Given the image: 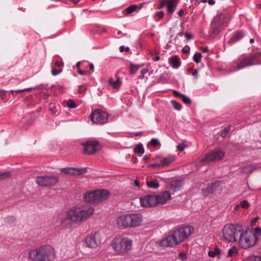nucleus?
Listing matches in <instances>:
<instances>
[{"label":"nucleus","instance_id":"f257e3e1","mask_svg":"<svg viewBox=\"0 0 261 261\" xmlns=\"http://www.w3.org/2000/svg\"><path fill=\"white\" fill-rule=\"evenodd\" d=\"M94 213V208L91 206L75 205L66 211V214H59L57 217L60 225L66 223L67 220L74 223H79L87 220Z\"/></svg>","mask_w":261,"mask_h":261},{"label":"nucleus","instance_id":"f03ea898","mask_svg":"<svg viewBox=\"0 0 261 261\" xmlns=\"http://www.w3.org/2000/svg\"><path fill=\"white\" fill-rule=\"evenodd\" d=\"M191 226L182 227L175 229L171 234L156 242V245L162 247H174L186 240L194 232Z\"/></svg>","mask_w":261,"mask_h":261},{"label":"nucleus","instance_id":"7ed1b4c3","mask_svg":"<svg viewBox=\"0 0 261 261\" xmlns=\"http://www.w3.org/2000/svg\"><path fill=\"white\" fill-rule=\"evenodd\" d=\"M260 237H261L260 227L255 228L252 230L249 228L245 229L242 227L237 242L241 248L248 249L255 246L259 241Z\"/></svg>","mask_w":261,"mask_h":261},{"label":"nucleus","instance_id":"20e7f679","mask_svg":"<svg viewBox=\"0 0 261 261\" xmlns=\"http://www.w3.org/2000/svg\"><path fill=\"white\" fill-rule=\"evenodd\" d=\"M29 256L34 261H53L55 257L54 250L50 246H44L30 251Z\"/></svg>","mask_w":261,"mask_h":261},{"label":"nucleus","instance_id":"39448f33","mask_svg":"<svg viewBox=\"0 0 261 261\" xmlns=\"http://www.w3.org/2000/svg\"><path fill=\"white\" fill-rule=\"evenodd\" d=\"M242 226L239 224H227L222 228L220 238L229 243H235L241 232Z\"/></svg>","mask_w":261,"mask_h":261},{"label":"nucleus","instance_id":"423d86ee","mask_svg":"<svg viewBox=\"0 0 261 261\" xmlns=\"http://www.w3.org/2000/svg\"><path fill=\"white\" fill-rule=\"evenodd\" d=\"M112 246L115 251L124 253L132 249L133 242L126 237L118 238L113 241Z\"/></svg>","mask_w":261,"mask_h":261},{"label":"nucleus","instance_id":"0eeeda50","mask_svg":"<svg viewBox=\"0 0 261 261\" xmlns=\"http://www.w3.org/2000/svg\"><path fill=\"white\" fill-rule=\"evenodd\" d=\"M109 115L107 112L100 110L94 111L90 116L93 123L102 124L108 121Z\"/></svg>","mask_w":261,"mask_h":261},{"label":"nucleus","instance_id":"6e6552de","mask_svg":"<svg viewBox=\"0 0 261 261\" xmlns=\"http://www.w3.org/2000/svg\"><path fill=\"white\" fill-rule=\"evenodd\" d=\"M85 244L86 247L91 248H95L101 243V237L99 233L95 232L94 234L88 236L85 239Z\"/></svg>","mask_w":261,"mask_h":261},{"label":"nucleus","instance_id":"1a4fd4ad","mask_svg":"<svg viewBox=\"0 0 261 261\" xmlns=\"http://www.w3.org/2000/svg\"><path fill=\"white\" fill-rule=\"evenodd\" d=\"M36 182L40 186H51L58 182V178L52 176H39L36 179Z\"/></svg>","mask_w":261,"mask_h":261},{"label":"nucleus","instance_id":"9d476101","mask_svg":"<svg viewBox=\"0 0 261 261\" xmlns=\"http://www.w3.org/2000/svg\"><path fill=\"white\" fill-rule=\"evenodd\" d=\"M258 59V56H252L247 57L241 60L237 65L236 68L234 69L236 71L241 70L246 67L251 66L254 64H259V63H254Z\"/></svg>","mask_w":261,"mask_h":261},{"label":"nucleus","instance_id":"9b49d317","mask_svg":"<svg viewBox=\"0 0 261 261\" xmlns=\"http://www.w3.org/2000/svg\"><path fill=\"white\" fill-rule=\"evenodd\" d=\"M82 145L84 147V152L89 154H93L100 149L99 143L94 140H88L83 143Z\"/></svg>","mask_w":261,"mask_h":261},{"label":"nucleus","instance_id":"f8f14e48","mask_svg":"<svg viewBox=\"0 0 261 261\" xmlns=\"http://www.w3.org/2000/svg\"><path fill=\"white\" fill-rule=\"evenodd\" d=\"M225 153L222 150H216L207 154L201 159L202 162H210L220 160L223 158Z\"/></svg>","mask_w":261,"mask_h":261},{"label":"nucleus","instance_id":"ddd939ff","mask_svg":"<svg viewBox=\"0 0 261 261\" xmlns=\"http://www.w3.org/2000/svg\"><path fill=\"white\" fill-rule=\"evenodd\" d=\"M129 227L134 228L141 225L143 222V217L140 213L128 214Z\"/></svg>","mask_w":261,"mask_h":261},{"label":"nucleus","instance_id":"4468645a","mask_svg":"<svg viewBox=\"0 0 261 261\" xmlns=\"http://www.w3.org/2000/svg\"><path fill=\"white\" fill-rule=\"evenodd\" d=\"M140 203L143 207H151L158 204V199L155 195H147L140 198Z\"/></svg>","mask_w":261,"mask_h":261},{"label":"nucleus","instance_id":"2eb2a0df","mask_svg":"<svg viewBox=\"0 0 261 261\" xmlns=\"http://www.w3.org/2000/svg\"><path fill=\"white\" fill-rule=\"evenodd\" d=\"M60 171L71 175H77L83 174L87 172V168H71L67 167L61 168Z\"/></svg>","mask_w":261,"mask_h":261},{"label":"nucleus","instance_id":"dca6fc26","mask_svg":"<svg viewBox=\"0 0 261 261\" xmlns=\"http://www.w3.org/2000/svg\"><path fill=\"white\" fill-rule=\"evenodd\" d=\"M128 214L122 215L117 218V224L120 228H130Z\"/></svg>","mask_w":261,"mask_h":261},{"label":"nucleus","instance_id":"f3484780","mask_svg":"<svg viewBox=\"0 0 261 261\" xmlns=\"http://www.w3.org/2000/svg\"><path fill=\"white\" fill-rule=\"evenodd\" d=\"M225 16L223 14H219L217 15L213 19L211 23V27L214 29V32L217 31L215 27L217 25H222L225 21Z\"/></svg>","mask_w":261,"mask_h":261},{"label":"nucleus","instance_id":"a211bd4d","mask_svg":"<svg viewBox=\"0 0 261 261\" xmlns=\"http://www.w3.org/2000/svg\"><path fill=\"white\" fill-rule=\"evenodd\" d=\"M176 159V156L174 155H168L165 158H163L161 156L158 155L155 158V160L156 161H161L162 167L166 166L172 163Z\"/></svg>","mask_w":261,"mask_h":261},{"label":"nucleus","instance_id":"6ab92c4d","mask_svg":"<svg viewBox=\"0 0 261 261\" xmlns=\"http://www.w3.org/2000/svg\"><path fill=\"white\" fill-rule=\"evenodd\" d=\"M110 195L108 191L106 190H95V197L96 198V203L100 202L106 200Z\"/></svg>","mask_w":261,"mask_h":261},{"label":"nucleus","instance_id":"aec40b11","mask_svg":"<svg viewBox=\"0 0 261 261\" xmlns=\"http://www.w3.org/2000/svg\"><path fill=\"white\" fill-rule=\"evenodd\" d=\"M158 199V204H164L171 199V194L169 191H165L163 193L155 195Z\"/></svg>","mask_w":261,"mask_h":261},{"label":"nucleus","instance_id":"412c9836","mask_svg":"<svg viewBox=\"0 0 261 261\" xmlns=\"http://www.w3.org/2000/svg\"><path fill=\"white\" fill-rule=\"evenodd\" d=\"M207 255L211 258L219 259L222 256V250L218 247H214L208 251Z\"/></svg>","mask_w":261,"mask_h":261},{"label":"nucleus","instance_id":"4be33fe9","mask_svg":"<svg viewBox=\"0 0 261 261\" xmlns=\"http://www.w3.org/2000/svg\"><path fill=\"white\" fill-rule=\"evenodd\" d=\"M84 199L88 203H96L95 190L86 193L84 195Z\"/></svg>","mask_w":261,"mask_h":261},{"label":"nucleus","instance_id":"5701e85b","mask_svg":"<svg viewBox=\"0 0 261 261\" xmlns=\"http://www.w3.org/2000/svg\"><path fill=\"white\" fill-rule=\"evenodd\" d=\"M220 182L219 181H216L210 187H207L204 190V195L205 196H207L208 194L212 193L216 191L219 187L220 186Z\"/></svg>","mask_w":261,"mask_h":261},{"label":"nucleus","instance_id":"b1692460","mask_svg":"<svg viewBox=\"0 0 261 261\" xmlns=\"http://www.w3.org/2000/svg\"><path fill=\"white\" fill-rule=\"evenodd\" d=\"M166 3H167L168 13L172 14L175 11L176 3L174 2V0H166Z\"/></svg>","mask_w":261,"mask_h":261},{"label":"nucleus","instance_id":"393cba45","mask_svg":"<svg viewBox=\"0 0 261 261\" xmlns=\"http://www.w3.org/2000/svg\"><path fill=\"white\" fill-rule=\"evenodd\" d=\"M182 185L183 181L180 179L173 180L171 182V187L175 191L178 190Z\"/></svg>","mask_w":261,"mask_h":261},{"label":"nucleus","instance_id":"a878e982","mask_svg":"<svg viewBox=\"0 0 261 261\" xmlns=\"http://www.w3.org/2000/svg\"><path fill=\"white\" fill-rule=\"evenodd\" d=\"M109 84L110 85L115 89L118 88L120 85L121 82L117 76H115V78H111L109 80Z\"/></svg>","mask_w":261,"mask_h":261},{"label":"nucleus","instance_id":"bb28decb","mask_svg":"<svg viewBox=\"0 0 261 261\" xmlns=\"http://www.w3.org/2000/svg\"><path fill=\"white\" fill-rule=\"evenodd\" d=\"M174 94L175 96H178L182 100L183 102H184L185 104L189 105L191 103V100L189 97H187V96L180 93L179 92L174 91Z\"/></svg>","mask_w":261,"mask_h":261},{"label":"nucleus","instance_id":"cd10ccee","mask_svg":"<svg viewBox=\"0 0 261 261\" xmlns=\"http://www.w3.org/2000/svg\"><path fill=\"white\" fill-rule=\"evenodd\" d=\"M170 62L173 68H178L180 66L179 59L177 56L172 57Z\"/></svg>","mask_w":261,"mask_h":261},{"label":"nucleus","instance_id":"c85d7f7f","mask_svg":"<svg viewBox=\"0 0 261 261\" xmlns=\"http://www.w3.org/2000/svg\"><path fill=\"white\" fill-rule=\"evenodd\" d=\"M239 253V249L237 247L233 246L228 250L227 256L233 257L237 256Z\"/></svg>","mask_w":261,"mask_h":261},{"label":"nucleus","instance_id":"c756f323","mask_svg":"<svg viewBox=\"0 0 261 261\" xmlns=\"http://www.w3.org/2000/svg\"><path fill=\"white\" fill-rule=\"evenodd\" d=\"M244 36V34L242 31H238L236 34L230 39L229 43L236 42L241 39Z\"/></svg>","mask_w":261,"mask_h":261},{"label":"nucleus","instance_id":"7c9ffc66","mask_svg":"<svg viewBox=\"0 0 261 261\" xmlns=\"http://www.w3.org/2000/svg\"><path fill=\"white\" fill-rule=\"evenodd\" d=\"M147 186L151 189H156L159 187V183L156 180H152L150 181H147L146 182Z\"/></svg>","mask_w":261,"mask_h":261},{"label":"nucleus","instance_id":"2f4dec72","mask_svg":"<svg viewBox=\"0 0 261 261\" xmlns=\"http://www.w3.org/2000/svg\"><path fill=\"white\" fill-rule=\"evenodd\" d=\"M143 65H136L131 64L130 65V73L133 74H134Z\"/></svg>","mask_w":261,"mask_h":261},{"label":"nucleus","instance_id":"473e14b6","mask_svg":"<svg viewBox=\"0 0 261 261\" xmlns=\"http://www.w3.org/2000/svg\"><path fill=\"white\" fill-rule=\"evenodd\" d=\"M134 151L136 153H140L141 154H143L144 152V149L142 144H139L136 146L134 148Z\"/></svg>","mask_w":261,"mask_h":261},{"label":"nucleus","instance_id":"72a5a7b5","mask_svg":"<svg viewBox=\"0 0 261 261\" xmlns=\"http://www.w3.org/2000/svg\"><path fill=\"white\" fill-rule=\"evenodd\" d=\"M59 106L58 105L50 103L49 105V109L52 114H56L58 111Z\"/></svg>","mask_w":261,"mask_h":261},{"label":"nucleus","instance_id":"f704fd0d","mask_svg":"<svg viewBox=\"0 0 261 261\" xmlns=\"http://www.w3.org/2000/svg\"><path fill=\"white\" fill-rule=\"evenodd\" d=\"M171 103L174 109L179 111L181 109L182 106L174 100L171 101Z\"/></svg>","mask_w":261,"mask_h":261},{"label":"nucleus","instance_id":"c9c22d12","mask_svg":"<svg viewBox=\"0 0 261 261\" xmlns=\"http://www.w3.org/2000/svg\"><path fill=\"white\" fill-rule=\"evenodd\" d=\"M255 169V167L253 165H248L245 166L243 171L244 172L246 173H251Z\"/></svg>","mask_w":261,"mask_h":261},{"label":"nucleus","instance_id":"e433bc0d","mask_svg":"<svg viewBox=\"0 0 261 261\" xmlns=\"http://www.w3.org/2000/svg\"><path fill=\"white\" fill-rule=\"evenodd\" d=\"M188 72L189 74H191L193 76H194L195 79H197L198 73V71L197 70H194L192 68H190L188 69Z\"/></svg>","mask_w":261,"mask_h":261},{"label":"nucleus","instance_id":"4c0bfd02","mask_svg":"<svg viewBox=\"0 0 261 261\" xmlns=\"http://www.w3.org/2000/svg\"><path fill=\"white\" fill-rule=\"evenodd\" d=\"M201 57L202 56L201 53H196L193 56V59L195 62H196V63H198L200 62V60Z\"/></svg>","mask_w":261,"mask_h":261},{"label":"nucleus","instance_id":"58836bf2","mask_svg":"<svg viewBox=\"0 0 261 261\" xmlns=\"http://www.w3.org/2000/svg\"><path fill=\"white\" fill-rule=\"evenodd\" d=\"M139 7L138 5H130L126 9V11L128 14H130L134 12L137 8Z\"/></svg>","mask_w":261,"mask_h":261},{"label":"nucleus","instance_id":"ea45409f","mask_svg":"<svg viewBox=\"0 0 261 261\" xmlns=\"http://www.w3.org/2000/svg\"><path fill=\"white\" fill-rule=\"evenodd\" d=\"M247 261H261V256L259 255H252L248 258Z\"/></svg>","mask_w":261,"mask_h":261},{"label":"nucleus","instance_id":"a19ab883","mask_svg":"<svg viewBox=\"0 0 261 261\" xmlns=\"http://www.w3.org/2000/svg\"><path fill=\"white\" fill-rule=\"evenodd\" d=\"M10 175V173L9 172H0V180H3L7 178Z\"/></svg>","mask_w":261,"mask_h":261},{"label":"nucleus","instance_id":"79ce46f5","mask_svg":"<svg viewBox=\"0 0 261 261\" xmlns=\"http://www.w3.org/2000/svg\"><path fill=\"white\" fill-rule=\"evenodd\" d=\"M66 106L71 109H73L76 107V104L71 100H69L66 102Z\"/></svg>","mask_w":261,"mask_h":261},{"label":"nucleus","instance_id":"37998d69","mask_svg":"<svg viewBox=\"0 0 261 261\" xmlns=\"http://www.w3.org/2000/svg\"><path fill=\"white\" fill-rule=\"evenodd\" d=\"M240 206L243 208H248L249 206L248 202L245 200L240 202Z\"/></svg>","mask_w":261,"mask_h":261},{"label":"nucleus","instance_id":"c03bdc74","mask_svg":"<svg viewBox=\"0 0 261 261\" xmlns=\"http://www.w3.org/2000/svg\"><path fill=\"white\" fill-rule=\"evenodd\" d=\"M35 88H25V89H18V90H12L10 91V92H12V93H13V92H23L26 91H28V90H30L34 89Z\"/></svg>","mask_w":261,"mask_h":261},{"label":"nucleus","instance_id":"a18cd8bd","mask_svg":"<svg viewBox=\"0 0 261 261\" xmlns=\"http://www.w3.org/2000/svg\"><path fill=\"white\" fill-rule=\"evenodd\" d=\"M148 72V69L147 68H144L141 70L140 73L141 74L138 76L139 79H143L144 78V75L147 72Z\"/></svg>","mask_w":261,"mask_h":261},{"label":"nucleus","instance_id":"49530a36","mask_svg":"<svg viewBox=\"0 0 261 261\" xmlns=\"http://www.w3.org/2000/svg\"><path fill=\"white\" fill-rule=\"evenodd\" d=\"M62 71V69L57 70L55 68H53L51 70V73L53 75L56 76L60 74Z\"/></svg>","mask_w":261,"mask_h":261},{"label":"nucleus","instance_id":"de8ad7c7","mask_svg":"<svg viewBox=\"0 0 261 261\" xmlns=\"http://www.w3.org/2000/svg\"><path fill=\"white\" fill-rule=\"evenodd\" d=\"M150 144L153 146H156L160 144V142L158 139L153 138L151 140Z\"/></svg>","mask_w":261,"mask_h":261},{"label":"nucleus","instance_id":"09e8293b","mask_svg":"<svg viewBox=\"0 0 261 261\" xmlns=\"http://www.w3.org/2000/svg\"><path fill=\"white\" fill-rule=\"evenodd\" d=\"M161 167H162V165H161V162L160 163H155L149 165V167H151V168Z\"/></svg>","mask_w":261,"mask_h":261},{"label":"nucleus","instance_id":"8fccbe9b","mask_svg":"<svg viewBox=\"0 0 261 261\" xmlns=\"http://www.w3.org/2000/svg\"><path fill=\"white\" fill-rule=\"evenodd\" d=\"M200 2L202 3H208L210 5H213L215 3V2L214 0H200Z\"/></svg>","mask_w":261,"mask_h":261},{"label":"nucleus","instance_id":"3c124183","mask_svg":"<svg viewBox=\"0 0 261 261\" xmlns=\"http://www.w3.org/2000/svg\"><path fill=\"white\" fill-rule=\"evenodd\" d=\"M129 48L128 47H126V46H121L120 47H119V51L120 52H123V51H129Z\"/></svg>","mask_w":261,"mask_h":261},{"label":"nucleus","instance_id":"603ef678","mask_svg":"<svg viewBox=\"0 0 261 261\" xmlns=\"http://www.w3.org/2000/svg\"><path fill=\"white\" fill-rule=\"evenodd\" d=\"M186 257H187V255L184 252H181L178 255V258L181 259L182 260L185 259Z\"/></svg>","mask_w":261,"mask_h":261},{"label":"nucleus","instance_id":"864d4df0","mask_svg":"<svg viewBox=\"0 0 261 261\" xmlns=\"http://www.w3.org/2000/svg\"><path fill=\"white\" fill-rule=\"evenodd\" d=\"M182 52L184 53H186V54H188L190 52V47L188 46V45H186L185 47H184V48H182Z\"/></svg>","mask_w":261,"mask_h":261},{"label":"nucleus","instance_id":"5fc2aeb1","mask_svg":"<svg viewBox=\"0 0 261 261\" xmlns=\"http://www.w3.org/2000/svg\"><path fill=\"white\" fill-rule=\"evenodd\" d=\"M164 13L163 11H159V12H157L156 13V16L159 18V19H161L164 16Z\"/></svg>","mask_w":261,"mask_h":261},{"label":"nucleus","instance_id":"6e6d98bb","mask_svg":"<svg viewBox=\"0 0 261 261\" xmlns=\"http://www.w3.org/2000/svg\"><path fill=\"white\" fill-rule=\"evenodd\" d=\"M177 148L179 151H182L185 148V145L184 144H179L177 146Z\"/></svg>","mask_w":261,"mask_h":261},{"label":"nucleus","instance_id":"4d7b16f0","mask_svg":"<svg viewBox=\"0 0 261 261\" xmlns=\"http://www.w3.org/2000/svg\"><path fill=\"white\" fill-rule=\"evenodd\" d=\"M229 129L228 128H225L223 132L222 133L221 136L222 137H225L229 132Z\"/></svg>","mask_w":261,"mask_h":261},{"label":"nucleus","instance_id":"13d9d810","mask_svg":"<svg viewBox=\"0 0 261 261\" xmlns=\"http://www.w3.org/2000/svg\"><path fill=\"white\" fill-rule=\"evenodd\" d=\"M63 62L62 61H56L55 62V65L58 67H61L63 66Z\"/></svg>","mask_w":261,"mask_h":261},{"label":"nucleus","instance_id":"bf43d9fd","mask_svg":"<svg viewBox=\"0 0 261 261\" xmlns=\"http://www.w3.org/2000/svg\"><path fill=\"white\" fill-rule=\"evenodd\" d=\"M185 37L188 39V40H190L192 39V36L191 34H189V33H186L185 34Z\"/></svg>","mask_w":261,"mask_h":261},{"label":"nucleus","instance_id":"052dcab7","mask_svg":"<svg viewBox=\"0 0 261 261\" xmlns=\"http://www.w3.org/2000/svg\"><path fill=\"white\" fill-rule=\"evenodd\" d=\"M166 5H167V3H166V0L164 2H161V5L159 7L160 9L163 8Z\"/></svg>","mask_w":261,"mask_h":261},{"label":"nucleus","instance_id":"680f3d73","mask_svg":"<svg viewBox=\"0 0 261 261\" xmlns=\"http://www.w3.org/2000/svg\"><path fill=\"white\" fill-rule=\"evenodd\" d=\"M89 68H90V70H91L92 71H94V66L93 64L91 63V64L89 65Z\"/></svg>","mask_w":261,"mask_h":261},{"label":"nucleus","instance_id":"e2e57ef3","mask_svg":"<svg viewBox=\"0 0 261 261\" xmlns=\"http://www.w3.org/2000/svg\"><path fill=\"white\" fill-rule=\"evenodd\" d=\"M134 184L136 187H139V182L138 180L135 179L134 180Z\"/></svg>","mask_w":261,"mask_h":261},{"label":"nucleus","instance_id":"0e129e2a","mask_svg":"<svg viewBox=\"0 0 261 261\" xmlns=\"http://www.w3.org/2000/svg\"><path fill=\"white\" fill-rule=\"evenodd\" d=\"M143 160L145 162H147L149 160V157L148 155H145L143 157Z\"/></svg>","mask_w":261,"mask_h":261},{"label":"nucleus","instance_id":"69168bd1","mask_svg":"<svg viewBox=\"0 0 261 261\" xmlns=\"http://www.w3.org/2000/svg\"><path fill=\"white\" fill-rule=\"evenodd\" d=\"M184 12L182 10H180L178 11V15L179 16H182L184 15Z\"/></svg>","mask_w":261,"mask_h":261},{"label":"nucleus","instance_id":"338daca9","mask_svg":"<svg viewBox=\"0 0 261 261\" xmlns=\"http://www.w3.org/2000/svg\"><path fill=\"white\" fill-rule=\"evenodd\" d=\"M78 73L80 75H84V74H85L86 73V72H85L84 71L81 70H79Z\"/></svg>","mask_w":261,"mask_h":261},{"label":"nucleus","instance_id":"774afa93","mask_svg":"<svg viewBox=\"0 0 261 261\" xmlns=\"http://www.w3.org/2000/svg\"><path fill=\"white\" fill-rule=\"evenodd\" d=\"M254 56H258V59L257 60V61L259 60H260L261 58V53H258L257 54L255 55Z\"/></svg>","mask_w":261,"mask_h":261}]
</instances>
